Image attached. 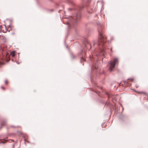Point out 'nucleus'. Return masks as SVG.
Returning <instances> with one entry per match:
<instances>
[{
    "label": "nucleus",
    "instance_id": "f03ea898",
    "mask_svg": "<svg viewBox=\"0 0 148 148\" xmlns=\"http://www.w3.org/2000/svg\"><path fill=\"white\" fill-rule=\"evenodd\" d=\"M118 59L117 58L113 59V61L110 62L109 70L110 71H112L114 68L115 65L118 63Z\"/></svg>",
    "mask_w": 148,
    "mask_h": 148
},
{
    "label": "nucleus",
    "instance_id": "9b49d317",
    "mask_svg": "<svg viewBox=\"0 0 148 148\" xmlns=\"http://www.w3.org/2000/svg\"><path fill=\"white\" fill-rule=\"evenodd\" d=\"M81 60H84V59L83 58H82V59H81Z\"/></svg>",
    "mask_w": 148,
    "mask_h": 148
},
{
    "label": "nucleus",
    "instance_id": "39448f33",
    "mask_svg": "<svg viewBox=\"0 0 148 148\" xmlns=\"http://www.w3.org/2000/svg\"><path fill=\"white\" fill-rule=\"evenodd\" d=\"M3 63V60L1 59H0V64H2Z\"/></svg>",
    "mask_w": 148,
    "mask_h": 148
},
{
    "label": "nucleus",
    "instance_id": "20e7f679",
    "mask_svg": "<svg viewBox=\"0 0 148 148\" xmlns=\"http://www.w3.org/2000/svg\"><path fill=\"white\" fill-rule=\"evenodd\" d=\"M6 122L5 121H4L3 122H2L1 124V125L3 126H4L5 125H6Z\"/></svg>",
    "mask_w": 148,
    "mask_h": 148
},
{
    "label": "nucleus",
    "instance_id": "ddd939ff",
    "mask_svg": "<svg viewBox=\"0 0 148 148\" xmlns=\"http://www.w3.org/2000/svg\"><path fill=\"white\" fill-rule=\"evenodd\" d=\"M67 23L68 24H69V22L68 23Z\"/></svg>",
    "mask_w": 148,
    "mask_h": 148
},
{
    "label": "nucleus",
    "instance_id": "6e6552de",
    "mask_svg": "<svg viewBox=\"0 0 148 148\" xmlns=\"http://www.w3.org/2000/svg\"><path fill=\"white\" fill-rule=\"evenodd\" d=\"M1 88L2 89H3V90L5 89V88L3 86H1Z\"/></svg>",
    "mask_w": 148,
    "mask_h": 148
},
{
    "label": "nucleus",
    "instance_id": "f257e3e1",
    "mask_svg": "<svg viewBox=\"0 0 148 148\" xmlns=\"http://www.w3.org/2000/svg\"><path fill=\"white\" fill-rule=\"evenodd\" d=\"M103 29L101 28L98 30L99 33V38L97 44L98 45L103 46L106 41V37L103 34Z\"/></svg>",
    "mask_w": 148,
    "mask_h": 148
},
{
    "label": "nucleus",
    "instance_id": "0eeeda50",
    "mask_svg": "<svg viewBox=\"0 0 148 148\" xmlns=\"http://www.w3.org/2000/svg\"><path fill=\"white\" fill-rule=\"evenodd\" d=\"M8 83V81L7 80H6L5 81V84H7Z\"/></svg>",
    "mask_w": 148,
    "mask_h": 148
},
{
    "label": "nucleus",
    "instance_id": "f8f14e48",
    "mask_svg": "<svg viewBox=\"0 0 148 148\" xmlns=\"http://www.w3.org/2000/svg\"><path fill=\"white\" fill-rule=\"evenodd\" d=\"M1 45L0 44V48H1Z\"/></svg>",
    "mask_w": 148,
    "mask_h": 148
},
{
    "label": "nucleus",
    "instance_id": "7ed1b4c3",
    "mask_svg": "<svg viewBox=\"0 0 148 148\" xmlns=\"http://www.w3.org/2000/svg\"><path fill=\"white\" fill-rule=\"evenodd\" d=\"M0 40L3 43H5L7 42V39L5 37L2 35L0 36Z\"/></svg>",
    "mask_w": 148,
    "mask_h": 148
},
{
    "label": "nucleus",
    "instance_id": "423d86ee",
    "mask_svg": "<svg viewBox=\"0 0 148 148\" xmlns=\"http://www.w3.org/2000/svg\"><path fill=\"white\" fill-rule=\"evenodd\" d=\"M80 16H77L76 17V18L77 19V20H78L79 18H80Z\"/></svg>",
    "mask_w": 148,
    "mask_h": 148
},
{
    "label": "nucleus",
    "instance_id": "9d476101",
    "mask_svg": "<svg viewBox=\"0 0 148 148\" xmlns=\"http://www.w3.org/2000/svg\"><path fill=\"white\" fill-rule=\"evenodd\" d=\"M138 93H143V92H137Z\"/></svg>",
    "mask_w": 148,
    "mask_h": 148
},
{
    "label": "nucleus",
    "instance_id": "1a4fd4ad",
    "mask_svg": "<svg viewBox=\"0 0 148 148\" xmlns=\"http://www.w3.org/2000/svg\"><path fill=\"white\" fill-rule=\"evenodd\" d=\"M12 55L13 57L15 55L14 54V53H12Z\"/></svg>",
    "mask_w": 148,
    "mask_h": 148
}]
</instances>
